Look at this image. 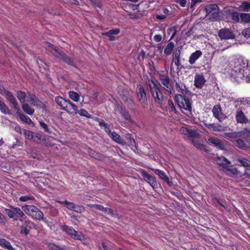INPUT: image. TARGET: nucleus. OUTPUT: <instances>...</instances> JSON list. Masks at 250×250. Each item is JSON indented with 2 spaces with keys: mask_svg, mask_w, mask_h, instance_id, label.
<instances>
[{
  "mask_svg": "<svg viewBox=\"0 0 250 250\" xmlns=\"http://www.w3.org/2000/svg\"><path fill=\"white\" fill-rule=\"evenodd\" d=\"M39 123H40V125L42 127V128L44 129L45 132L49 133L51 132V131L50 130V129L48 127L47 125L45 123H44V122H43L42 121H40Z\"/></svg>",
  "mask_w": 250,
  "mask_h": 250,
  "instance_id": "55",
  "label": "nucleus"
},
{
  "mask_svg": "<svg viewBox=\"0 0 250 250\" xmlns=\"http://www.w3.org/2000/svg\"><path fill=\"white\" fill-rule=\"evenodd\" d=\"M22 209L25 213L33 219L38 220L43 219V213L35 206L24 205L22 207Z\"/></svg>",
  "mask_w": 250,
  "mask_h": 250,
  "instance_id": "5",
  "label": "nucleus"
},
{
  "mask_svg": "<svg viewBox=\"0 0 250 250\" xmlns=\"http://www.w3.org/2000/svg\"><path fill=\"white\" fill-rule=\"evenodd\" d=\"M19 118L22 122L27 124L28 125H31L33 124L32 120L27 116L24 115L23 114H21L19 116Z\"/></svg>",
  "mask_w": 250,
  "mask_h": 250,
  "instance_id": "41",
  "label": "nucleus"
},
{
  "mask_svg": "<svg viewBox=\"0 0 250 250\" xmlns=\"http://www.w3.org/2000/svg\"><path fill=\"white\" fill-rule=\"evenodd\" d=\"M174 43L173 42H169L166 46L164 49L165 54L168 56L170 55L174 49Z\"/></svg>",
  "mask_w": 250,
  "mask_h": 250,
  "instance_id": "30",
  "label": "nucleus"
},
{
  "mask_svg": "<svg viewBox=\"0 0 250 250\" xmlns=\"http://www.w3.org/2000/svg\"><path fill=\"white\" fill-rule=\"evenodd\" d=\"M239 136H245L250 137V130L248 128H245L242 131L238 132Z\"/></svg>",
  "mask_w": 250,
  "mask_h": 250,
  "instance_id": "46",
  "label": "nucleus"
},
{
  "mask_svg": "<svg viewBox=\"0 0 250 250\" xmlns=\"http://www.w3.org/2000/svg\"><path fill=\"white\" fill-rule=\"evenodd\" d=\"M31 222L25 221L21 227V232L25 235L28 234L31 228Z\"/></svg>",
  "mask_w": 250,
  "mask_h": 250,
  "instance_id": "26",
  "label": "nucleus"
},
{
  "mask_svg": "<svg viewBox=\"0 0 250 250\" xmlns=\"http://www.w3.org/2000/svg\"><path fill=\"white\" fill-rule=\"evenodd\" d=\"M240 22H244L250 24V13H240Z\"/></svg>",
  "mask_w": 250,
  "mask_h": 250,
  "instance_id": "29",
  "label": "nucleus"
},
{
  "mask_svg": "<svg viewBox=\"0 0 250 250\" xmlns=\"http://www.w3.org/2000/svg\"><path fill=\"white\" fill-rule=\"evenodd\" d=\"M230 65V69L228 73L231 80L250 82V63H249L248 60L242 58L234 59Z\"/></svg>",
  "mask_w": 250,
  "mask_h": 250,
  "instance_id": "1",
  "label": "nucleus"
},
{
  "mask_svg": "<svg viewBox=\"0 0 250 250\" xmlns=\"http://www.w3.org/2000/svg\"><path fill=\"white\" fill-rule=\"evenodd\" d=\"M117 110L120 112L122 116L126 120H130V115L128 112L122 107H118Z\"/></svg>",
  "mask_w": 250,
  "mask_h": 250,
  "instance_id": "36",
  "label": "nucleus"
},
{
  "mask_svg": "<svg viewBox=\"0 0 250 250\" xmlns=\"http://www.w3.org/2000/svg\"><path fill=\"white\" fill-rule=\"evenodd\" d=\"M72 210L74 211L77 213H82L83 211H84V208L83 206L75 204V206Z\"/></svg>",
  "mask_w": 250,
  "mask_h": 250,
  "instance_id": "49",
  "label": "nucleus"
},
{
  "mask_svg": "<svg viewBox=\"0 0 250 250\" xmlns=\"http://www.w3.org/2000/svg\"><path fill=\"white\" fill-rule=\"evenodd\" d=\"M242 35L246 39L247 42L250 43V27L243 29Z\"/></svg>",
  "mask_w": 250,
  "mask_h": 250,
  "instance_id": "37",
  "label": "nucleus"
},
{
  "mask_svg": "<svg viewBox=\"0 0 250 250\" xmlns=\"http://www.w3.org/2000/svg\"><path fill=\"white\" fill-rule=\"evenodd\" d=\"M230 15L232 20L237 22H240V14L231 10H225V16Z\"/></svg>",
  "mask_w": 250,
  "mask_h": 250,
  "instance_id": "20",
  "label": "nucleus"
},
{
  "mask_svg": "<svg viewBox=\"0 0 250 250\" xmlns=\"http://www.w3.org/2000/svg\"><path fill=\"white\" fill-rule=\"evenodd\" d=\"M176 2L179 3L182 7H185L187 3H189V0H176Z\"/></svg>",
  "mask_w": 250,
  "mask_h": 250,
  "instance_id": "56",
  "label": "nucleus"
},
{
  "mask_svg": "<svg viewBox=\"0 0 250 250\" xmlns=\"http://www.w3.org/2000/svg\"><path fill=\"white\" fill-rule=\"evenodd\" d=\"M77 113L82 116L86 117L87 118L90 117V115H89L86 110L83 109H81L79 111L77 110Z\"/></svg>",
  "mask_w": 250,
  "mask_h": 250,
  "instance_id": "52",
  "label": "nucleus"
},
{
  "mask_svg": "<svg viewBox=\"0 0 250 250\" xmlns=\"http://www.w3.org/2000/svg\"><path fill=\"white\" fill-rule=\"evenodd\" d=\"M225 137L228 138H234L237 136H239L238 133H226L225 134Z\"/></svg>",
  "mask_w": 250,
  "mask_h": 250,
  "instance_id": "59",
  "label": "nucleus"
},
{
  "mask_svg": "<svg viewBox=\"0 0 250 250\" xmlns=\"http://www.w3.org/2000/svg\"><path fill=\"white\" fill-rule=\"evenodd\" d=\"M109 135V136L112 138L113 140L114 141L120 143L121 141V140L120 139V136L117 134L115 132H111L110 130V132H106Z\"/></svg>",
  "mask_w": 250,
  "mask_h": 250,
  "instance_id": "35",
  "label": "nucleus"
},
{
  "mask_svg": "<svg viewBox=\"0 0 250 250\" xmlns=\"http://www.w3.org/2000/svg\"><path fill=\"white\" fill-rule=\"evenodd\" d=\"M24 135L25 138L29 140H32L34 136L33 132L25 129H24Z\"/></svg>",
  "mask_w": 250,
  "mask_h": 250,
  "instance_id": "50",
  "label": "nucleus"
},
{
  "mask_svg": "<svg viewBox=\"0 0 250 250\" xmlns=\"http://www.w3.org/2000/svg\"><path fill=\"white\" fill-rule=\"evenodd\" d=\"M236 143L238 146H239L240 147H244L245 146V143L244 141L242 139L237 140Z\"/></svg>",
  "mask_w": 250,
  "mask_h": 250,
  "instance_id": "60",
  "label": "nucleus"
},
{
  "mask_svg": "<svg viewBox=\"0 0 250 250\" xmlns=\"http://www.w3.org/2000/svg\"><path fill=\"white\" fill-rule=\"evenodd\" d=\"M17 97L21 104L26 102L29 103L34 106H36L41 108H45V105L40 101L36 96L31 93L25 92L21 91H17Z\"/></svg>",
  "mask_w": 250,
  "mask_h": 250,
  "instance_id": "2",
  "label": "nucleus"
},
{
  "mask_svg": "<svg viewBox=\"0 0 250 250\" xmlns=\"http://www.w3.org/2000/svg\"><path fill=\"white\" fill-rule=\"evenodd\" d=\"M91 2L93 3V4L98 7H101V3L100 1H99L98 0H90Z\"/></svg>",
  "mask_w": 250,
  "mask_h": 250,
  "instance_id": "62",
  "label": "nucleus"
},
{
  "mask_svg": "<svg viewBox=\"0 0 250 250\" xmlns=\"http://www.w3.org/2000/svg\"><path fill=\"white\" fill-rule=\"evenodd\" d=\"M88 206L100 210L103 212H104L105 213L107 214H112V210L110 208H104V207L101 205L96 204H89L88 205Z\"/></svg>",
  "mask_w": 250,
  "mask_h": 250,
  "instance_id": "22",
  "label": "nucleus"
},
{
  "mask_svg": "<svg viewBox=\"0 0 250 250\" xmlns=\"http://www.w3.org/2000/svg\"><path fill=\"white\" fill-rule=\"evenodd\" d=\"M176 90L181 95H189V91L186 88L185 86L182 83H176L175 84Z\"/></svg>",
  "mask_w": 250,
  "mask_h": 250,
  "instance_id": "21",
  "label": "nucleus"
},
{
  "mask_svg": "<svg viewBox=\"0 0 250 250\" xmlns=\"http://www.w3.org/2000/svg\"><path fill=\"white\" fill-rule=\"evenodd\" d=\"M22 108L25 113L30 115H32L34 112V109L31 108L28 104L25 103L22 104Z\"/></svg>",
  "mask_w": 250,
  "mask_h": 250,
  "instance_id": "32",
  "label": "nucleus"
},
{
  "mask_svg": "<svg viewBox=\"0 0 250 250\" xmlns=\"http://www.w3.org/2000/svg\"><path fill=\"white\" fill-rule=\"evenodd\" d=\"M174 62L175 64L177 66L178 69H179V67L181 66L180 55L179 53H176Z\"/></svg>",
  "mask_w": 250,
  "mask_h": 250,
  "instance_id": "47",
  "label": "nucleus"
},
{
  "mask_svg": "<svg viewBox=\"0 0 250 250\" xmlns=\"http://www.w3.org/2000/svg\"><path fill=\"white\" fill-rule=\"evenodd\" d=\"M5 212L8 215V216L10 218H14V217L15 216V211H14L13 209L12 210H11V209H5Z\"/></svg>",
  "mask_w": 250,
  "mask_h": 250,
  "instance_id": "57",
  "label": "nucleus"
},
{
  "mask_svg": "<svg viewBox=\"0 0 250 250\" xmlns=\"http://www.w3.org/2000/svg\"><path fill=\"white\" fill-rule=\"evenodd\" d=\"M148 183L154 189L158 187L157 182L154 177L151 179Z\"/></svg>",
  "mask_w": 250,
  "mask_h": 250,
  "instance_id": "54",
  "label": "nucleus"
},
{
  "mask_svg": "<svg viewBox=\"0 0 250 250\" xmlns=\"http://www.w3.org/2000/svg\"><path fill=\"white\" fill-rule=\"evenodd\" d=\"M13 209L15 211V215L18 217H22L24 216L23 211L18 207H13Z\"/></svg>",
  "mask_w": 250,
  "mask_h": 250,
  "instance_id": "43",
  "label": "nucleus"
},
{
  "mask_svg": "<svg viewBox=\"0 0 250 250\" xmlns=\"http://www.w3.org/2000/svg\"><path fill=\"white\" fill-rule=\"evenodd\" d=\"M168 104L171 110L173 111H176V108L174 106V104L172 101L169 100L168 101Z\"/></svg>",
  "mask_w": 250,
  "mask_h": 250,
  "instance_id": "63",
  "label": "nucleus"
},
{
  "mask_svg": "<svg viewBox=\"0 0 250 250\" xmlns=\"http://www.w3.org/2000/svg\"><path fill=\"white\" fill-rule=\"evenodd\" d=\"M180 133L184 134L187 137L192 139L199 136V131L196 129H190L187 127L183 126L180 128Z\"/></svg>",
  "mask_w": 250,
  "mask_h": 250,
  "instance_id": "9",
  "label": "nucleus"
},
{
  "mask_svg": "<svg viewBox=\"0 0 250 250\" xmlns=\"http://www.w3.org/2000/svg\"><path fill=\"white\" fill-rule=\"evenodd\" d=\"M160 84L166 90L171 93V89L169 86V79L168 76L161 75L160 77Z\"/></svg>",
  "mask_w": 250,
  "mask_h": 250,
  "instance_id": "13",
  "label": "nucleus"
},
{
  "mask_svg": "<svg viewBox=\"0 0 250 250\" xmlns=\"http://www.w3.org/2000/svg\"><path fill=\"white\" fill-rule=\"evenodd\" d=\"M0 93L2 96H4L7 99V100L9 101V102L12 104H16L17 100L10 92L4 89H0Z\"/></svg>",
  "mask_w": 250,
  "mask_h": 250,
  "instance_id": "16",
  "label": "nucleus"
},
{
  "mask_svg": "<svg viewBox=\"0 0 250 250\" xmlns=\"http://www.w3.org/2000/svg\"><path fill=\"white\" fill-rule=\"evenodd\" d=\"M202 55L200 50H197L191 54L189 58V62L190 64H193Z\"/></svg>",
  "mask_w": 250,
  "mask_h": 250,
  "instance_id": "23",
  "label": "nucleus"
},
{
  "mask_svg": "<svg viewBox=\"0 0 250 250\" xmlns=\"http://www.w3.org/2000/svg\"><path fill=\"white\" fill-rule=\"evenodd\" d=\"M218 36L221 40H232L235 38L233 31L228 28H224L219 30Z\"/></svg>",
  "mask_w": 250,
  "mask_h": 250,
  "instance_id": "8",
  "label": "nucleus"
},
{
  "mask_svg": "<svg viewBox=\"0 0 250 250\" xmlns=\"http://www.w3.org/2000/svg\"><path fill=\"white\" fill-rule=\"evenodd\" d=\"M188 95L177 94L175 96V100L180 109L190 113L192 110V104L191 100L188 97Z\"/></svg>",
  "mask_w": 250,
  "mask_h": 250,
  "instance_id": "4",
  "label": "nucleus"
},
{
  "mask_svg": "<svg viewBox=\"0 0 250 250\" xmlns=\"http://www.w3.org/2000/svg\"><path fill=\"white\" fill-rule=\"evenodd\" d=\"M14 105V108L17 111V114H18V116L21 114V113L20 112V109L18 106V103L16 101V104H12Z\"/></svg>",
  "mask_w": 250,
  "mask_h": 250,
  "instance_id": "61",
  "label": "nucleus"
},
{
  "mask_svg": "<svg viewBox=\"0 0 250 250\" xmlns=\"http://www.w3.org/2000/svg\"><path fill=\"white\" fill-rule=\"evenodd\" d=\"M223 170L230 176H234L238 175L237 170L235 168H231L229 165L227 167H224Z\"/></svg>",
  "mask_w": 250,
  "mask_h": 250,
  "instance_id": "27",
  "label": "nucleus"
},
{
  "mask_svg": "<svg viewBox=\"0 0 250 250\" xmlns=\"http://www.w3.org/2000/svg\"><path fill=\"white\" fill-rule=\"evenodd\" d=\"M62 230L68 234L72 238L79 240L81 239V235L79 234L72 227H68L67 226H63L62 227Z\"/></svg>",
  "mask_w": 250,
  "mask_h": 250,
  "instance_id": "12",
  "label": "nucleus"
},
{
  "mask_svg": "<svg viewBox=\"0 0 250 250\" xmlns=\"http://www.w3.org/2000/svg\"><path fill=\"white\" fill-rule=\"evenodd\" d=\"M192 144L198 149L200 150H203L205 148V146L200 143L192 140Z\"/></svg>",
  "mask_w": 250,
  "mask_h": 250,
  "instance_id": "48",
  "label": "nucleus"
},
{
  "mask_svg": "<svg viewBox=\"0 0 250 250\" xmlns=\"http://www.w3.org/2000/svg\"><path fill=\"white\" fill-rule=\"evenodd\" d=\"M0 111L5 114H11L9 108L7 105L2 101L0 100Z\"/></svg>",
  "mask_w": 250,
  "mask_h": 250,
  "instance_id": "33",
  "label": "nucleus"
},
{
  "mask_svg": "<svg viewBox=\"0 0 250 250\" xmlns=\"http://www.w3.org/2000/svg\"><path fill=\"white\" fill-rule=\"evenodd\" d=\"M153 39L156 42H160L162 40V37L161 35H156L154 36Z\"/></svg>",
  "mask_w": 250,
  "mask_h": 250,
  "instance_id": "64",
  "label": "nucleus"
},
{
  "mask_svg": "<svg viewBox=\"0 0 250 250\" xmlns=\"http://www.w3.org/2000/svg\"><path fill=\"white\" fill-rule=\"evenodd\" d=\"M209 15L210 16V20L212 21L227 19V18L225 17V11L220 12L218 6H217V10H214Z\"/></svg>",
  "mask_w": 250,
  "mask_h": 250,
  "instance_id": "10",
  "label": "nucleus"
},
{
  "mask_svg": "<svg viewBox=\"0 0 250 250\" xmlns=\"http://www.w3.org/2000/svg\"><path fill=\"white\" fill-rule=\"evenodd\" d=\"M69 96L71 99L75 102H78L80 99V95L75 91H70L69 92Z\"/></svg>",
  "mask_w": 250,
  "mask_h": 250,
  "instance_id": "40",
  "label": "nucleus"
},
{
  "mask_svg": "<svg viewBox=\"0 0 250 250\" xmlns=\"http://www.w3.org/2000/svg\"><path fill=\"white\" fill-rule=\"evenodd\" d=\"M99 124L100 126L104 128V129L106 132H110V129L107 126V125L105 123V122L104 121L100 120L99 121Z\"/></svg>",
  "mask_w": 250,
  "mask_h": 250,
  "instance_id": "53",
  "label": "nucleus"
},
{
  "mask_svg": "<svg viewBox=\"0 0 250 250\" xmlns=\"http://www.w3.org/2000/svg\"><path fill=\"white\" fill-rule=\"evenodd\" d=\"M163 48L162 46H158L155 49L153 55V58L157 60H160L163 58Z\"/></svg>",
  "mask_w": 250,
  "mask_h": 250,
  "instance_id": "28",
  "label": "nucleus"
},
{
  "mask_svg": "<svg viewBox=\"0 0 250 250\" xmlns=\"http://www.w3.org/2000/svg\"><path fill=\"white\" fill-rule=\"evenodd\" d=\"M148 84L149 87L150 91L155 101L158 103H161L163 100V96L158 87L152 81H148Z\"/></svg>",
  "mask_w": 250,
  "mask_h": 250,
  "instance_id": "7",
  "label": "nucleus"
},
{
  "mask_svg": "<svg viewBox=\"0 0 250 250\" xmlns=\"http://www.w3.org/2000/svg\"><path fill=\"white\" fill-rule=\"evenodd\" d=\"M137 94L138 100L142 103H144L146 100V94L143 86L138 85L137 87Z\"/></svg>",
  "mask_w": 250,
  "mask_h": 250,
  "instance_id": "17",
  "label": "nucleus"
},
{
  "mask_svg": "<svg viewBox=\"0 0 250 250\" xmlns=\"http://www.w3.org/2000/svg\"><path fill=\"white\" fill-rule=\"evenodd\" d=\"M153 170L154 173L160 177V178L166 182L169 186H171L172 185V183L169 181L168 177L166 175L164 171L158 169H154Z\"/></svg>",
  "mask_w": 250,
  "mask_h": 250,
  "instance_id": "19",
  "label": "nucleus"
},
{
  "mask_svg": "<svg viewBox=\"0 0 250 250\" xmlns=\"http://www.w3.org/2000/svg\"><path fill=\"white\" fill-rule=\"evenodd\" d=\"M216 4H209L207 5L205 8L204 10L206 11L207 15H208L214 10H217Z\"/></svg>",
  "mask_w": 250,
  "mask_h": 250,
  "instance_id": "34",
  "label": "nucleus"
},
{
  "mask_svg": "<svg viewBox=\"0 0 250 250\" xmlns=\"http://www.w3.org/2000/svg\"><path fill=\"white\" fill-rule=\"evenodd\" d=\"M0 246L8 250H14L10 243L4 239H0Z\"/></svg>",
  "mask_w": 250,
  "mask_h": 250,
  "instance_id": "31",
  "label": "nucleus"
},
{
  "mask_svg": "<svg viewBox=\"0 0 250 250\" xmlns=\"http://www.w3.org/2000/svg\"><path fill=\"white\" fill-rule=\"evenodd\" d=\"M44 46L46 49L50 52L56 57L59 58L60 60L64 61L68 64H72V61L71 60V59L65 57L64 52L59 51L56 49V47L54 46L51 43L46 42L44 44Z\"/></svg>",
  "mask_w": 250,
  "mask_h": 250,
  "instance_id": "6",
  "label": "nucleus"
},
{
  "mask_svg": "<svg viewBox=\"0 0 250 250\" xmlns=\"http://www.w3.org/2000/svg\"><path fill=\"white\" fill-rule=\"evenodd\" d=\"M55 101L62 109L67 111L69 114L73 115L77 114V107L73 103L60 96L56 97Z\"/></svg>",
  "mask_w": 250,
  "mask_h": 250,
  "instance_id": "3",
  "label": "nucleus"
},
{
  "mask_svg": "<svg viewBox=\"0 0 250 250\" xmlns=\"http://www.w3.org/2000/svg\"><path fill=\"white\" fill-rule=\"evenodd\" d=\"M236 121L238 123L247 124L249 122V119L246 117L242 107L237 109L235 113Z\"/></svg>",
  "mask_w": 250,
  "mask_h": 250,
  "instance_id": "11",
  "label": "nucleus"
},
{
  "mask_svg": "<svg viewBox=\"0 0 250 250\" xmlns=\"http://www.w3.org/2000/svg\"><path fill=\"white\" fill-rule=\"evenodd\" d=\"M32 140L37 144H41L42 138H41L40 134H37L33 136V138L32 139Z\"/></svg>",
  "mask_w": 250,
  "mask_h": 250,
  "instance_id": "51",
  "label": "nucleus"
},
{
  "mask_svg": "<svg viewBox=\"0 0 250 250\" xmlns=\"http://www.w3.org/2000/svg\"><path fill=\"white\" fill-rule=\"evenodd\" d=\"M41 145H42L47 147H49L53 146L54 144L49 138L44 137L42 138Z\"/></svg>",
  "mask_w": 250,
  "mask_h": 250,
  "instance_id": "38",
  "label": "nucleus"
},
{
  "mask_svg": "<svg viewBox=\"0 0 250 250\" xmlns=\"http://www.w3.org/2000/svg\"><path fill=\"white\" fill-rule=\"evenodd\" d=\"M239 162L240 163L241 166L244 167H250V160L242 158L238 160Z\"/></svg>",
  "mask_w": 250,
  "mask_h": 250,
  "instance_id": "44",
  "label": "nucleus"
},
{
  "mask_svg": "<svg viewBox=\"0 0 250 250\" xmlns=\"http://www.w3.org/2000/svg\"><path fill=\"white\" fill-rule=\"evenodd\" d=\"M240 8L241 10L243 11H250V3L247 1H243L240 6Z\"/></svg>",
  "mask_w": 250,
  "mask_h": 250,
  "instance_id": "39",
  "label": "nucleus"
},
{
  "mask_svg": "<svg viewBox=\"0 0 250 250\" xmlns=\"http://www.w3.org/2000/svg\"><path fill=\"white\" fill-rule=\"evenodd\" d=\"M212 112L214 116L218 119L219 121H221L224 118V115L221 113V110L219 106H214L212 109Z\"/></svg>",
  "mask_w": 250,
  "mask_h": 250,
  "instance_id": "25",
  "label": "nucleus"
},
{
  "mask_svg": "<svg viewBox=\"0 0 250 250\" xmlns=\"http://www.w3.org/2000/svg\"><path fill=\"white\" fill-rule=\"evenodd\" d=\"M141 174L143 177L144 180L147 182L148 183L150 182L151 179L153 177L151 175L149 174L147 172H146L145 170H142L141 171Z\"/></svg>",
  "mask_w": 250,
  "mask_h": 250,
  "instance_id": "42",
  "label": "nucleus"
},
{
  "mask_svg": "<svg viewBox=\"0 0 250 250\" xmlns=\"http://www.w3.org/2000/svg\"><path fill=\"white\" fill-rule=\"evenodd\" d=\"M214 160L217 164L222 167L223 169H224V167H227L230 164V162L223 156L214 157Z\"/></svg>",
  "mask_w": 250,
  "mask_h": 250,
  "instance_id": "18",
  "label": "nucleus"
},
{
  "mask_svg": "<svg viewBox=\"0 0 250 250\" xmlns=\"http://www.w3.org/2000/svg\"><path fill=\"white\" fill-rule=\"evenodd\" d=\"M120 32V29L119 28H116L114 29H111L108 31V32H106L105 33H103V35H105V36H109L110 35H117Z\"/></svg>",
  "mask_w": 250,
  "mask_h": 250,
  "instance_id": "45",
  "label": "nucleus"
},
{
  "mask_svg": "<svg viewBox=\"0 0 250 250\" xmlns=\"http://www.w3.org/2000/svg\"><path fill=\"white\" fill-rule=\"evenodd\" d=\"M208 141L211 143L212 145H213L214 146L220 148V149H223L224 147V146L223 144L222 143V141L219 140L216 138H211V137H208Z\"/></svg>",
  "mask_w": 250,
  "mask_h": 250,
  "instance_id": "24",
  "label": "nucleus"
},
{
  "mask_svg": "<svg viewBox=\"0 0 250 250\" xmlns=\"http://www.w3.org/2000/svg\"><path fill=\"white\" fill-rule=\"evenodd\" d=\"M0 93L2 96H4L7 99V100L9 101V102L12 104H16L17 100L10 92L4 89H0Z\"/></svg>",
  "mask_w": 250,
  "mask_h": 250,
  "instance_id": "15",
  "label": "nucleus"
},
{
  "mask_svg": "<svg viewBox=\"0 0 250 250\" xmlns=\"http://www.w3.org/2000/svg\"><path fill=\"white\" fill-rule=\"evenodd\" d=\"M194 85L198 88H201L206 82V80L202 74H197L194 78Z\"/></svg>",
  "mask_w": 250,
  "mask_h": 250,
  "instance_id": "14",
  "label": "nucleus"
},
{
  "mask_svg": "<svg viewBox=\"0 0 250 250\" xmlns=\"http://www.w3.org/2000/svg\"><path fill=\"white\" fill-rule=\"evenodd\" d=\"M75 206V204L72 202H69L66 201H65V206L66 207L69 209L73 210L74 207Z\"/></svg>",
  "mask_w": 250,
  "mask_h": 250,
  "instance_id": "58",
  "label": "nucleus"
}]
</instances>
